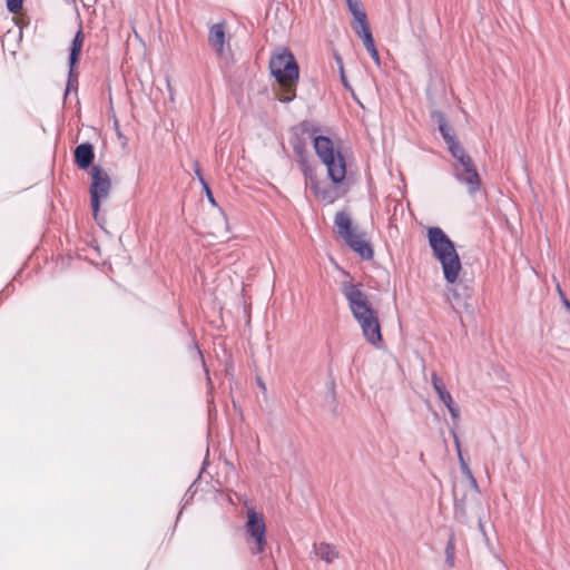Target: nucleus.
Masks as SVG:
<instances>
[{"instance_id": "2f4dec72", "label": "nucleus", "mask_w": 570, "mask_h": 570, "mask_svg": "<svg viewBox=\"0 0 570 570\" xmlns=\"http://www.w3.org/2000/svg\"><path fill=\"white\" fill-rule=\"evenodd\" d=\"M257 384L259 385V387H261L263 391H266V386H265L264 382H263L261 379H257Z\"/></svg>"}, {"instance_id": "7c9ffc66", "label": "nucleus", "mask_w": 570, "mask_h": 570, "mask_svg": "<svg viewBox=\"0 0 570 570\" xmlns=\"http://www.w3.org/2000/svg\"><path fill=\"white\" fill-rule=\"evenodd\" d=\"M198 180L202 184L203 189H206L207 187H209L208 183L205 180L204 177L198 178Z\"/></svg>"}, {"instance_id": "f03ea898", "label": "nucleus", "mask_w": 570, "mask_h": 570, "mask_svg": "<svg viewBox=\"0 0 570 570\" xmlns=\"http://www.w3.org/2000/svg\"><path fill=\"white\" fill-rule=\"evenodd\" d=\"M297 129L302 136L313 139L315 153L326 166L331 180L334 184L343 181L346 176V163L341 151L335 149L333 140L326 136H314L316 129L308 121H302Z\"/></svg>"}, {"instance_id": "9d476101", "label": "nucleus", "mask_w": 570, "mask_h": 570, "mask_svg": "<svg viewBox=\"0 0 570 570\" xmlns=\"http://www.w3.org/2000/svg\"><path fill=\"white\" fill-rule=\"evenodd\" d=\"M297 127L295 128V138L291 141L293 151L297 157V161L301 166V169L305 175H311L313 173V168L309 166L306 158V141L303 137H299Z\"/></svg>"}, {"instance_id": "2eb2a0df", "label": "nucleus", "mask_w": 570, "mask_h": 570, "mask_svg": "<svg viewBox=\"0 0 570 570\" xmlns=\"http://www.w3.org/2000/svg\"><path fill=\"white\" fill-rule=\"evenodd\" d=\"M305 178L309 181L311 189L314 191L318 199L326 203H333L335 200L333 190L326 187H322L314 171L311 173V175H305Z\"/></svg>"}, {"instance_id": "cd10ccee", "label": "nucleus", "mask_w": 570, "mask_h": 570, "mask_svg": "<svg viewBox=\"0 0 570 570\" xmlns=\"http://www.w3.org/2000/svg\"><path fill=\"white\" fill-rule=\"evenodd\" d=\"M334 58H335V61H336V63L338 66L340 73H343L344 67H343V60H342L341 56L335 52Z\"/></svg>"}, {"instance_id": "a878e982", "label": "nucleus", "mask_w": 570, "mask_h": 570, "mask_svg": "<svg viewBox=\"0 0 570 570\" xmlns=\"http://www.w3.org/2000/svg\"><path fill=\"white\" fill-rule=\"evenodd\" d=\"M473 165L474 163L472 158L468 154H465L464 156H462V158L458 160V165L454 168H468Z\"/></svg>"}, {"instance_id": "20e7f679", "label": "nucleus", "mask_w": 570, "mask_h": 570, "mask_svg": "<svg viewBox=\"0 0 570 570\" xmlns=\"http://www.w3.org/2000/svg\"><path fill=\"white\" fill-rule=\"evenodd\" d=\"M269 70L286 92L279 100L283 102L292 101L295 97V86L299 73L298 65L291 51L282 48L275 52L269 61Z\"/></svg>"}, {"instance_id": "39448f33", "label": "nucleus", "mask_w": 570, "mask_h": 570, "mask_svg": "<svg viewBox=\"0 0 570 570\" xmlns=\"http://www.w3.org/2000/svg\"><path fill=\"white\" fill-rule=\"evenodd\" d=\"M337 233L345 243L357 253L363 259H372L374 256L371 244L364 238L363 234H356L348 214L338 212L334 219Z\"/></svg>"}, {"instance_id": "ddd939ff", "label": "nucleus", "mask_w": 570, "mask_h": 570, "mask_svg": "<svg viewBox=\"0 0 570 570\" xmlns=\"http://www.w3.org/2000/svg\"><path fill=\"white\" fill-rule=\"evenodd\" d=\"M225 40H226L225 24L224 23L213 24L209 28V32H208V43L218 57H223V55H224Z\"/></svg>"}, {"instance_id": "a211bd4d", "label": "nucleus", "mask_w": 570, "mask_h": 570, "mask_svg": "<svg viewBox=\"0 0 570 570\" xmlns=\"http://www.w3.org/2000/svg\"><path fill=\"white\" fill-rule=\"evenodd\" d=\"M313 549H314L315 554L321 560L325 561L326 563H332L340 556L336 548L326 542H322L320 544H314Z\"/></svg>"}, {"instance_id": "f8f14e48", "label": "nucleus", "mask_w": 570, "mask_h": 570, "mask_svg": "<svg viewBox=\"0 0 570 570\" xmlns=\"http://www.w3.org/2000/svg\"><path fill=\"white\" fill-rule=\"evenodd\" d=\"M347 8L354 18L352 26L354 32L361 31L370 27L367 14L363 9L360 0H346Z\"/></svg>"}, {"instance_id": "6e6552de", "label": "nucleus", "mask_w": 570, "mask_h": 570, "mask_svg": "<svg viewBox=\"0 0 570 570\" xmlns=\"http://www.w3.org/2000/svg\"><path fill=\"white\" fill-rule=\"evenodd\" d=\"M247 534L254 540V553H263L265 551L266 541V525L262 513L254 510H248L247 522L245 525Z\"/></svg>"}, {"instance_id": "5701e85b", "label": "nucleus", "mask_w": 570, "mask_h": 570, "mask_svg": "<svg viewBox=\"0 0 570 570\" xmlns=\"http://www.w3.org/2000/svg\"><path fill=\"white\" fill-rule=\"evenodd\" d=\"M446 409L449 410L451 417L453 420V428L456 431L458 423L460 421V409L454 404L452 401L451 403L445 404Z\"/></svg>"}, {"instance_id": "6ab92c4d", "label": "nucleus", "mask_w": 570, "mask_h": 570, "mask_svg": "<svg viewBox=\"0 0 570 570\" xmlns=\"http://www.w3.org/2000/svg\"><path fill=\"white\" fill-rule=\"evenodd\" d=\"M432 385L444 405L453 401L451 394L446 391L443 380L435 372L432 373Z\"/></svg>"}, {"instance_id": "1a4fd4ad", "label": "nucleus", "mask_w": 570, "mask_h": 570, "mask_svg": "<svg viewBox=\"0 0 570 570\" xmlns=\"http://www.w3.org/2000/svg\"><path fill=\"white\" fill-rule=\"evenodd\" d=\"M454 176L466 186L469 194H475L480 189L481 179L475 165L468 168H454Z\"/></svg>"}, {"instance_id": "b1692460", "label": "nucleus", "mask_w": 570, "mask_h": 570, "mask_svg": "<svg viewBox=\"0 0 570 570\" xmlns=\"http://www.w3.org/2000/svg\"><path fill=\"white\" fill-rule=\"evenodd\" d=\"M451 434H452V436L454 439V444H455V448H456V451H458V456H459L460 465L463 466V463H466V462L463 459V455H462V452H461V443H460L458 433H456V431L454 429H451Z\"/></svg>"}, {"instance_id": "c85d7f7f", "label": "nucleus", "mask_w": 570, "mask_h": 570, "mask_svg": "<svg viewBox=\"0 0 570 570\" xmlns=\"http://www.w3.org/2000/svg\"><path fill=\"white\" fill-rule=\"evenodd\" d=\"M194 171H195V175L197 176V178L203 177L202 169H200L198 161L194 163Z\"/></svg>"}, {"instance_id": "412c9836", "label": "nucleus", "mask_w": 570, "mask_h": 570, "mask_svg": "<svg viewBox=\"0 0 570 570\" xmlns=\"http://www.w3.org/2000/svg\"><path fill=\"white\" fill-rule=\"evenodd\" d=\"M75 69L76 68L69 67L68 80H67V86H66V91H65V98L69 95V92L71 90L77 91V88H78V72Z\"/></svg>"}, {"instance_id": "dca6fc26", "label": "nucleus", "mask_w": 570, "mask_h": 570, "mask_svg": "<svg viewBox=\"0 0 570 570\" xmlns=\"http://www.w3.org/2000/svg\"><path fill=\"white\" fill-rule=\"evenodd\" d=\"M355 33L362 39L365 49L368 51V53L372 57V59L374 60V62L377 66H380L381 65V59H380L379 51H377V49L375 47V42H374V38H373V35H372V31H371V27H368L366 29H363L361 31H357Z\"/></svg>"}, {"instance_id": "bb28decb", "label": "nucleus", "mask_w": 570, "mask_h": 570, "mask_svg": "<svg viewBox=\"0 0 570 570\" xmlns=\"http://www.w3.org/2000/svg\"><path fill=\"white\" fill-rule=\"evenodd\" d=\"M557 291L559 293V296H560V301L562 303V305L569 311L570 313V301L567 298L566 294L563 293V291L561 289L560 285L558 284L557 285Z\"/></svg>"}, {"instance_id": "c756f323", "label": "nucleus", "mask_w": 570, "mask_h": 570, "mask_svg": "<svg viewBox=\"0 0 570 570\" xmlns=\"http://www.w3.org/2000/svg\"><path fill=\"white\" fill-rule=\"evenodd\" d=\"M204 191L206 193L207 199H208L213 205H215V204H216V203H215V198H214V196H213V193H212L210 188H209V187H207L206 189H204Z\"/></svg>"}, {"instance_id": "423d86ee", "label": "nucleus", "mask_w": 570, "mask_h": 570, "mask_svg": "<svg viewBox=\"0 0 570 570\" xmlns=\"http://www.w3.org/2000/svg\"><path fill=\"white\" fill-rule=\"evenodd\" d=\"M462 472L468 476V491L464 492L460 497V485L455 484L453 487V498H454V519L458 522L465 523L468 521V501L469 499L476 498L479 494V485L473 476L468 463H463L461 466Z\"/></svg>"}, {"instance_id": "4468645a", "label": "nucleus", "mask_w": 570, "mask_h": 570, "mask_svg": "<svg viewBox=\"0 0 570 570\" xmlns=\"http://www.w3.org/2000/svg\"><path fill=\"white\" fill-rule=\"evenodd\" d=\"M431 117L438 122L439 131L446 144L456 139L453 129L448 122L446 116L443 111L434 110L432 111Z\"/></svg>"}, {"instance_id": "0eeeda50", "label": "nucleus", "mask_w": 570, "mask_h": 570, "mask_svg": "<svg viewBox=\"0 0 570 570\" xmlns=\"http://www.w3.org/2000/svg\"><path fill=\"white\" fill-rule=\"evenodd\" d=\"M90 184V202L95 217L99 212L100 200L106 199L111 189V180L109 175L99 166H92Z\"/></svg>"}, {"instance_id": "7ed1b4c3", "label": "nucleus", "mask_w": 570, "mask_h": 570, "mask_svg": "<svg viewBox=\"0 0 570 570\" xmlns=\"http://www.w3.org/2000/svg\"><path fill=\"white\" fill-rule=\"evenodd\" d=\"M428 237L433 255L442 265L445 281L455 283L462 266L454 243L440 227L429 228Z\"/></svg>"}, {"instance_id": "4be33fe9", "label": "nucleus", "mask_w": 570, "mask_h": 570, "mask_svg": "<svg viewBox=\"0 0 570 570\" xmlns=\"http://www.w3.org/2000/svg\"><path fill=\"white\" fill-rule=\"evenodd\" d=\"M448 147L452 157L455 158L456 160H459L460 158H462V156L466 154L456 139L449 142Z\"/></svg>"}, {"instance_id": "f3484780", "label": "nucleus", "mask_w": 570, "mask_h": 570, "mask_svg": "<svg viewBox=\"0 0 570 570\" xmlns=\"http://www.w3.org/2000/svg\"><path fill=\"white\" fill-rule=\"evenodd\" d=\"M83 40H85V35L82 32V29L80 28L71 41L70 53H69V67H71V68L77 67V63L79 61V57L81 53Z\"/></svg>"}, {"instance_id": "aec40b11", "label": "nucleus", "mask_w": 570, "mask_h": 570, "mask_svg": "<svg viewBox=\"0 0 570 570\" xmlns=\"http://www.w3.org/2000/svg\"><path fill=\"white\" fill-rule=\"evenodd\" d=\"M445 563L452 568L455 564V534L450 533L446 547H445Z\"/></svg>"}, {"instance_id": "473e14b6", "label": "nucleus", "mask_w": 570, "mask_h": 570, "mask_svg": "<svg viewBox=\"0 0 570 570\" xmlns=\"http://www.w3.org/2000/svg\"><path fill=\"white\" fill-rule=\"evenodd\" d=\"M341 79H342V82L344 83L345 87H347V82H346V77H345V73H341Z\"/></svg>"}, {"instance_id": "72a5a7b5", "label": "nucleus", "mask_w": 570, "mask_h": 570, "mask_svg": "<svg viewBox=\"0 0 570 570\" xmlns=\"http://www.w3.org/2000/svg\"><path fill=\"white\" fill-rule=\"evenodd\" d=\"M479 528L483 531V524L480 519H479Z\"/></svg>"}, {"instance_id": "393cba45", "label": "nucleus", "mask_w": 570, "mask_h": 570, "mask_svg": "<svg viewBox=\"0 0 570 570\" xmlns=\"http://www.w3.org/2000/svg\"><path fill=\"white\" fill-rule=\"evenodd\" d=\"M6 3L11 13H17L22 9L23 0H6Z\"/></svg>"}, {"instance_id": "9b49d317", "label": "nucleus", "mask_w": 570, "mask_h": 570, "mask_svg": "<svg viewBox=\"0 0 570 570\" xmlns=\"http://www.w3.org/2000/svg\"><path fill=\"white\" fill-rule=\"evenodd\" d=\"M73 158L80 169L92 167L95 149L90 142H82L75 148Z\"/></svg>"}, {"instance_id": "f257e3e1", "label": "nucleus", "mask_w": 570, "mask_h": 570, "mask_svg": "<svg viewBox=\"0 0 570 570\" xmlns=\"http://www.w3.org/2000/svg\"><path fill=\"white\" fill-rule=\"evenodd\" d=\"M341 293L348 303L353 317L361 326L367 343L376 345L382 341L379 312L373 307L361 284L344 281L340 285Z\"/></svg>"}]
</instances>
